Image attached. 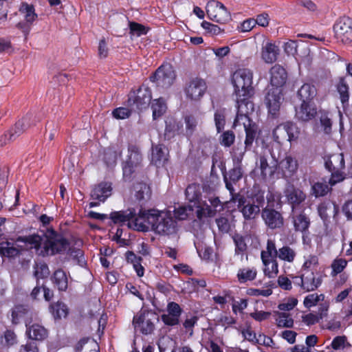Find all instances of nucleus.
<instances>
[{
  "label": "nucleus",
  "mask_w": 352,
  "mask_h": 352,
  "mask_svg": "<svg viewBox=\"0 0 352 352\" xmlns=\"http://www.w3.org/2000/svg\"><path fill=\"white\" fill-rule=\"evenodd\" d=\"M173 214L170 210H159L155 208L146 210L142 206L138 209L129 208L125 210L114 211L109 215L110 220H187L193 214L190 206H182L175 208Z\"/></svg>",
  "instance_id": "nucleus-1"
},
{
  "label": "nucleus",
  "mask_w": 352,
  "mask_h": 352,
  "mask_svg": "<svg viewBox=\"0 0 352 352\" xmlns=\"http://www.w3.org/2000/svg\"><path fill=\"white\" fill-rule=\"evenodd\" d=\"M253 73L250 69L242 68L236 69L232 75L231 82L236 96H252Z\"/></svg>",
  "instance_id": "nucleus-2"
},
{
  "label": "nucleus",
  "mask_w": 352,
  "mask_h": 352,
  "mask_svg": "<svg viewBox=\"0 0 352 352\" xmlns=\"http://www.w3.org/2000/svg\"><path fill=\"white\" fill-rule=\"evenodd\" d=\"M300 129L296 123L287 121L277 125L272 131V138L278 144L282 145L285 142H292L297 140Z\"/></svg>",
  "instance_id": "nucleus-3"
},
{
  "label": "nucleus",
  "mask_w": 352,
  "mask_h": 352,
  "mask_svg": "<svg viewBox=\"0 0 352 352\" xmlns=\"http://www.w3.org/2000/svg\"><path fill=\"white\" fill-rule=\"evenodd\" d=\"M142 155L140 148L135 144L128 146V155L126 161L122 164L123 179L125 181H132L133 175L135 169L141 166Z\"/></svg>",
  "instance_id": "nucleus-4"
},
{
  "label": "nucleus",
  "mask_w": 352,
  "mask_h": 352,
  "mask_svg": "<svg viewBox=\"0 0 352 352\" xmlns=\"http://www.w3.org/2000/svg\"><path fill=\"white\" fill-rule=\"evenodd\" d=\"M151 82L157 87L169 88L176 79V73L170 63H163L149 77Z\"/></svg>",
  "instance_id": "nucleus-5"
},
{
  "label": "nucleus",
  "mask_w": 352,
  "mask_h": 352,
  "mask_svg": "<svg viewBox=\"0 0 352 352\" xmlns=\"http://www.w3.org/2000/svg\"><path fill=\"white\" fill-rule=\"evenodd\" d=\"M152 98L149 87L142 85L137 90H132L128 95L127 105L142 110L149 105Z\"/></svg>",
  "instance_id": "nucleus-6"
},
{
  "label": "nucleus",
  "mask_w": 352,
  "mask_h": 352,
  "mask_svg": "<svg viewBox=\"0 0 352 352\" xmlns=\"http://www.w3.org/2000/svg\"><path fill=\"white\" fill-rule=\"evenodd\" d=\"M206 13L210 20L221 24L227 23L232 20L230 12L218 1L210 0L207 3Z\"/></svg>",
  "instance_id": "nucleus-7"
},
{
  "label": "nucleus",
  "mask_w": 352,
  "mask_h": 352,
  "mask_svg": "<svg viewBox=\"0 0 352 352\" xmlns=\"http://www.w3.org/2000/svg\"><path fill=\"white\" fill-rule=\"evenodd\" d=\"M333 31L337 39L342 43L352 42V19L345 16L340 17L333 25Z\"/></svg>",
  "instance_id": "nucleus-8"
},
{
  "label": "nucleus",
  "mask_w": 352,
  "mask_h": 352,
  "mask_svg": "<svg viewBox=\"0 0 352 352\" xmlns=\"http://www.w3.org/2000/svg\"><path fill=\"white\" fill-rule=\"evenodd\" d=\"M283 99L282 89L271 88L267 91L265 96V103L269 114L273 118L278 117Z\"/></svg>",
  "instance_id": "nucleus-9"
},
{
  "label": "nucleus",
  "mask_w": 352,
  "mask_h": 352,
  "mask_svg": "<svg viewBox=\"0 0 352 352\" xmlns=\"http://www.w3.org/2000/svg\"><path fill=\"white\" fill-rule=\"evenodd\" d=\"M69 248V243L63 236L52 232L43 244V248L47 254H54L67 251Z\"/></svg>",
  "instance_id": "nucleus-10"
},
{
  "label": "nucleus",
  "mask_w": 352,
  "mask_h": 352,
  "mask_svg": "<svg viewBox=\"0 0 352 352\" xmlns=\"http://www.w3.org/2000/svg\"><path fill=\"white\" fill-rule=\"evenodd\" d=\"M206 81L199 77L192 78L186 83L184 92L186 98L191 100H199L207 90Z\"/></svg>",
  "instance_id": "nucleus-11"
},
{
  "label": "nucleus",
  "mask_w": 352,
  "mask_h": 352,
  "mask_svg": "<svg viewBox=\"0 0 352 352\" xmlns=\"http://www.w3.org/2000/svg\"><path fill=\"white\" fill-rule=\"evenodd\" d=\"M278 160L270 150L267 153L263 152L259 157V168L263 177H265L267 175H274L278 170Z\"/></svg>",
  "instance_id": "nucleus-12"
},
{
  "label": "nucleus",
  "mask_w": 352,
  "mask_h": 352,
  "mask_svg": "<svg viewBox=\"0 0 352 352\" xmlns=\"http://www.w3.org/2000/svg\"><path fill=\"white\" fill-rule=\"evenodd\" d=\"M299 280L298 285L305 292H313L320 286L322 282V276H316L313 271H307L300 276H294Z\"/></svg>",
  "instance_id": "nucleus-13"
},
{
  "label": "nucleus",
  "mask_w": 352,
  "mask_h": 352,
  "mask_svg": "<svg viewBox=\"0 0 352 352\" xmlns=\"http://www.w3.org/2000/svg\"><path fill=\"white\" fill-rule=\"evenodd\" d=\"M318 113L316 105L313 102H302L295 107V118L300 122H308L314 120Z\"/></svg>",
  "instance_id": "nucleus-14"
},
{
  "label": "nucleus",
  "mask_w": 352,
  "mask_h": 352,
  "mask_svg": "<svg viewBox=\"0 0 352 352\" xmlns=\"http://www.w3.org/2000/svg\"><path fill=\"white\" fill-rule=\"evenodd\" d=\"M210 204L204 202L197 206L196 211L197 218L201 220L203 217H213L217 211H220L223 206L218 197L209 199Z\"/></svg>",
  "instance_id": "nucleus-15"
},
{
  "label": "nucleus",
  "mask_w": 352,
  "mask_h": 352,
  "mask_svg": "<svg viewBox=\"0 0 352 352\" xmlns=\"http://www.w3.org/2000/svg\"><path fill=\"white\" fill-rule=\"evenodd\" d=\"M270 83L272 88L282 89L286 84L288 75L286 69L279 64H275L269 70Z\"/></svg>",
  "instance_id": "nucleus-16"
},
{
  "label": "nucleus",
  "mask_w": 352,
  "mask_h": 352,
  "mask_svg": "<svg viewBox=\"0 0 352 352\" xmlns=\"http://www.w3.org/2000/svg\"><path fill=\"white\" fill-rule=\"evenodd\" d=\"M167 314L161 316L162 321L167 326H175L180 322V316L182 313V309L179 304L175 302H168L167 305Z\"/></svg>",
  "instance_id": "nucleus-17"
},
{
  "label": "nucleus",
  "mask_w": 352,
  "mask_h": 352,
  "mask_svg": "<svg viewBox=\"0 0 352 352\" xmlns=\"http://www.w3.org/2000/svg\"><path fill=\"white\" fill-rule=\"evenodd\" d=\"M184 133L183 123L173 117H168L165 120V129L164 138L165 140L170 141L176 136L180 135Z\"/></svg>",
  "instance_id": "nucleus-18"
},
{
  "label": "nucleus",
  "mask_w": 352,
  "mask_h": 352,
  "mask_svg": "<svg viewBox=\"0 0 352 352\" xmlns=\"http://www.w3.org/2000/svg\"><path fill=\"white\" fill-rule=\"evenodd\" d=\"M31 114H26L21 120H19L13 126H12L8 131L10 133V139L16 140L21 135H22L28 129L35 123L32 122Z\"/></svg>",
  "instance_id": "nucleus-19"
},
{
  "label": "nucleus",
  "mask_w": 352,
  "mask_h": 352,
  "mask_svg": "<svg viewBox=\"0 0 352 352\" xmlns=\"http://www.w3.org/2000/svg\"><path fill=\"white\" fill-rule=\"evenodd\" d=\"M133 324L135 329H139L144 335L152 333L155 329V324L152 319L148 318V316H145L143 314L133 317Z\"/></svg>",
  "instance_id": "nucleus-20"
},
{
  "label": "nucleus",
  "mask_w": 352,
  "mask_h": 352,
  "mask_svg": "<svg viewBox=\"0 0 352 352\" xmlns=\"http://www.w3.org/2000/svg\"><path fill=\"white\" fill-rule=\"evenodd\" d=\"M168 149L164 144H158L152 146L151 163L156 166H160L167 162Z\"/></svg>",
  "instance_id": "nucleus-21"
},
{
  "label": "nucleus",
  "mask_w": 352,
  "mask_h": 352,
  "mask_svg": "<svg viewBox=\"0 0 352 352\" xmlns=\"http://www.w3.org/2000/svg\"><path fill=\"white\" fill-rule=\"evenodd\" d=\"M284 192L287 201L292 205V208L299 206L306 199L305 193L294 185L288 186Z\"/></svg>",
  "instance_id": "nucleus-22"
},
{
  "label": "nucleus",
  "mask_w": 352,
  "mask_h": 352,
  "mask_svg": "<svg viewBox=\"0 0 352 352\" xmlns=\"http://www.w3.org/2000/svg\"><path fill=\"white\" fill-rule=\"evenodd\" d=\"M223 175V180L226 184V188L229 190L230 193L233 196L234 192V188L233 185L236 184L243 177V171L242 167L234 166L231 168L227 176L226 174Z\"/></svg>",
  "instance_id": "nucleus-23"
},
{
  "label": "nucleus",
  "mask_w": 352,
  "mask_h": 352,
  "mask_svg": "<svg viewBox=\"0 0 352 352\" xmlns=\"http://www.w3.org/2000/svg\"><path fill=\"white\" fill-rule=\"evenodd\" d=\"M298 164L296 160L291 156H286L278 165L283 177L290 178L298 170Z\"/></svg>",
  "instance_id": "nucleus-24"
},
{
  "label": "nucleus",
  "mask_w": 352,
  "mask_h": 352,
  "mask_svg": "<svg viewBox=\"0 0 352 352\" xmlns=\"http://www.w3.org/2000/svg\"><path fill=\"white\" fill-rule=\"evenodd\" d=\"M177 221H151V230L156 234L170 235L177 231Z\"/></svg>",
  "instance_id": "nucleus-25"
},
{
  "label": "nucleus",
  "mask_w": 352,
  "mask_h": 352,
  "mask_svg": "<svg viewBox=\"0 0 352 352\" xmlns=\"http://www.w3.org/2000/svg\"><path fill=\"white\" fill-rule=\"evenodd\" d=\"M112 188L110 183L101 182L96 186L91 192V197L94 200L104 201L111 195Z\"/></svg>",
  "instance_id": "nucleus-26"
},
{
  "label": "nucleus",
  "mask_w": 352,
  "mask_h": 352,
  "mask_svg": "<svg viewBox=\"0 0 352 352\" xmlns=\"http://www.w3.org/2000/svg\"><path fill=\"white\" fill-rule=\"evenodd\" d=\"M324 166L327 170H342L345 167L344 155L342 153H333L324 157Z\"/></svg>",
  "instance_id": "nucleus-27"
},
{
  "label": "nucleus",
  "mask_w": 352,
  "mask_h": 352,
  "mask_svg": "<svg viewBox=\"0 0 352 352\" xmlns=\"http://www.w3.org/2000/svg\"><path fill=\"white\" fill-rule=\"evenodd\" d=\"M318 210L322 220H328L336 217L339 212V207L334 202L324 201L319 204Z\"/></svg>",
  "instance_id": "nucleus-28"
},
{
  "label": "nucleus",
  "mask_w": 352,
  "mask_h": 352,
  "mask_svg": "<svg viewBox=\"0 0 352 352\" xmlns=\"http://www.w3.org/2000/svg\"><path fill=\"white\" fill-rule=\"evenodd\" d=\"M318 90L316 86L309 82L304 83L298 90L297 96L302 102H312L317 96Z\"/></svg>",
  "instance_id": "nucleus-29"
},
{
  "label": "nucleus",
  "mask_w": 352,
  "mask_h": 352,
  "mask_svg": "<svg viewBox=\"0 0 352 352\" xmlns=\"http://www.w3.org/2000/svg\"><path fill=\"white\" fill-rule=\"evenodd\" d=\"M280 53L279 47L272 43H267L262 47L261 58L266 63H273L276 61Z\"/></svg>",
  "instance_id": "nucleus-30"
},
{
  "label": "nucleus",
  "mask_w": 352,
  "mask_h": 352,
  "mask_svg": "<svg viewBox=\"0 0 352 352\" xmlns=\"http://www.w3.org/2000/svg\"><path fill=\"white\" fill-rule=\"evenodd\" d=\"M26 333L30 339L43 341L48 336L47 330L42 325L33 324L27 328Z\"/></svg>",
  "instance_id": "nucleus-31"
},
{
  "label": "nucleus",
  "mask_w": 352,
  "mask_h": 352,
  "mask_svg": "<svg viewBox=\"0 0 352 352\" xmlns=\"http://www.w3.org/2000/svg\"><path fill=\"white\" fill-rule=\"evenodd\" d=\"M12 322L13 324H18L21 320L26 321V319L31 316L30 309L23 305H19L14 306L12 309Z\"/></svg>",
  "instance_id": "nucleus-32"
},
{
  "label": "nucleus",
  "mask_w": 352,
  "mask_h": 352,
  "mask_svg": "<svg viewBox=\"0 0 352 352\" xmlns=\"http://www.w3.org/2000/svg\"><path fill=\"white\" fill-rule=\"evenodd\" d=\"M52 281L60 292H65L68 287V278L66 273L61 269L56 270L52 276Z\"/></svg>",
  "instance_id": "nucleus-33"
},
{
  "label": "nucleus",
  "mask_w": 352,
  "mask_h": 352,
  "mask_svg": "<svg viewBox=\"0 0 352 352\" xmlns=\"http://www.w3.org/2000/svg\"><path fill=\"white\" fill-rule=\"evenodd\" d=\"M251 96H236V113L249 115L254 111V103L250 100Z\"/></svg>",
  "instance_id": "nucleus-34"
},
{
  "label": "nucleus",
  "mask_w": 352,
  "mask_h": 352,
  "mask_svg": "<svg viewBox=\"0 0 352 352\" xmlns=\"http://www.w3.org/2000/svg\"><path fill=\"white\" fill-rule=\"evenodd\" d=\"M336 89L340 95V99L343 107L349 105V87L344 77H340L336 85Z\"/></svg>",
  "instance_id": "nucleus-35"
},
{
  "label": "nucleus",
  "mask_w": 352,
  "mask_h": 352,
  "mask_svg": "<svg viewBox=\"0 0 352 352\" xmlns=\"http://www.w3.org/2000/svg\"><path fill=\"white\" fill-rule=\"evenodd\" d=\"M76 350L78 352H99V346L93 339L82 338L76 344Z\"/></svg>",
  "instance_id": "nucleus-36"
},
{
  "label": "nucleus",
  "mask_w": 352,
  "mask_h": 352,
  "mask_svg": "<svg viewBox=\"0 0 352 352\" xmlns=\"http://www.w3.org/2000/svg\"><path fill=\"white\" fill-rule=\"evenodd\" d=\"M50 309L55 320L65 318L67 316L69 313V309L67 305L65 303L59 301L52 304L50 307Z\"/></svg>",
  "instance_id": "nucleus-37"
},
{
  "label": "nucleus",
  "mask_w": 352,
  "mask_h": 352,
  "mask_svg": "<svg viewBox=\"0 0 352 352\" xmlns=\"http://www.w3.org/2000/svg\"><path fill=\"white\" fill-rule=\"evenodd\" d=\"M276 316V324L278 327L292 328L294 325V320L290 315L285 312L274 311Z\"/></svg>",
  "instance_id": "nucleus-38"
},
{
  "label": "nucleus",
  "mask_w": 352,
  "mask_h": 352,
  "mask_svg": "<svg viewBox=\"0 0 352 352\" xmlns=\"http://www.w3.org/2000/svg\"><path fill=\"white\" fill-rule=\"evenodd\" d=\"M19 11L25 14V19L26 23L32 25L33 22L37 19V14L35 13L34 8L32 5L26 3H23Z\"/></svg>",
  "instance_id": "nucleus-39"
},
{
  "label": "nucleus",
  "mask_w": 352,
  "mask_h": 352,
  "mask_svg": "<svg viewBox=\"0 0 352 352\" xmlns=\"http://www.w3.org/2000/svg\"><path fill=\"white\" fill-rule=\"evenodd\" d=\"M19 253V249L14 244L10 242H2L0 243V254L3 256L14 257Z\"/></svg>",
  "instance_id": "nucleus-40"
},
{
  "label": "nucleus",
  "mask_w": 352,
  "mask_h": 352,
  "mask_svg": "<svg viewBox=\"0 0 352 352\" xmlns=\"http://www.w3.org/2000/svg\"><path fill=\"white\" fill-rule=\"evenodd\" d=\"M244 129L245 132V150H250L257 136V126L254 124Z\"/></svg>",
  "instance_id": "nucleus-41"
},
{
  "label": "nucleus",
  "mask_w": 352,
  "mask_h": 352,
  "mask_svg": "<svg viewBox=\"0 0 352 352\" xmlns=\"http://www.w3.org/2000/svg\"><path fill=\"white\" fill-rule=\"evenodd\" d=\"M33 275L36 278L37 281L40 278H47L50 275V270L47 265L43 262L35 263L34 267Z\"/></svg>",
  "instance_id": "nucleus-42"
},
{
  "label": "nucleus",
  "mask_w": 352,
  "mask_h": 352,
  "mask_svg": "<svg viewBox=\"0 0 352 352\" xmlns=\"http://www.w3.org/2000/svg\"><path fill=\"white\" fill-rule=\"evenodd\" d=\"M259 206L248 204L241 209V212L245 220L254 219L260 213Z\"/></svg>",
  "instance_id": "nucleus-43"
},
{
  "label": "nucleus",
  "mask_w": 352,
  "mask_h": 352,
  "mask_svg": "<svg viewBox=\"0 0 352 352\" xmlns=\"http://www.w3.org/2000/svg\"><path fill=\"white\" fill-rule=\"evenodd\" d=\"M256 270L254 268H242L239 269L237 273V278L241 283L248 280H254L256 276Z\"/></svg>",
  "instance_id": "nucleus-44"
},
{
  "label": "nucleus",
  "mask_w": 352,
  "mask_h": 352,
  "mask_svg": "<svg viewBox=\"0 0 352 352\" xmlns=\"http://www.w3.org/2000/svg\"><path fill=\"white\" fill-rule=\"evenodd\" d=\"M135 198L138 201H142L145 199V196H146L147 198H150L151 195V190L146 183L140 182L137 184L135 186Z\"/></svg>",
  "instance_id": "nucleus-45"
},
{
  "label": "nucleus",
  "mask_w": 352,
  "mask_h": 352,
  "mask_svg": "<svg viewBox=\"0 0 352 352\" xmlns=\"http://www.w3.org/2000/svg\"><path fill=\"white\" fill-rule=\"evenodd\" d=\"M266 249L267 250L265 251L261 252V255L263 265H266V263H268V261H267V258L271 257L272 259H274V258H276L278 254V251L276 248L275 243L271 240L267 241Z\"/></svg>",
  "instance_id": "nucleus-46"
},
{
  "label": "nucleus",
  "mask_w": 352,
  "mask_h": 352,
  "mask_svg": "<svg viewBox=\"0 0 352 352\" xmlns=\"http://www.w3.org/2000/svg\"><path fill=\"white\" fill-rule=\"evenodd\" d=\"M42 207L38 205L32 204V208L28 211L24 210V212L30 218H36L37 220H54L53 217H50L45 214H42Z\"/></svg>",
  "instance_id": "nucleus-47"
},
{
  "label": "nucleus",
  "mask_w": 352,
  "mask_h": 352,
  "mask_svg": "<svg viewBox=\"0 0 352 352\" xmlns=\"http://www.w3.org/2000/svg\"><path fill=\"white\" fill-rule=\"evenodd\" d=\"M276 207L266 206L262 211L263 220H283L281 214Z\"/></svg>",
  "instance_id": "nucleus-48"
},
{
  "label": "nucleus",
  "mask_w": 352,
  "mask_h": 352,
  "mask_svg": "<svg viewBox=\"0 0 352 352\" xmlns=\"http://www.w3.org/2000/svg\"><path fill=\"white\" fill-rule=\"evenodd\" d=\"M184 122L186 124V135L190 137L196 130L198 124L197 119L193 115H187L184 117Z\"/></svg>",
  "instance_id": "nucleus-49"
},
{
  "label": "nucleus",
  "mask_w": 352,
  "mask_h": 352,
  "mask_svg": "<svg viewBox=\"0 0 352 352\" xmlns=\"http://www.w3.org/2000/svg\"><path fill=\"white\" fill-rule=\"evenodd\" d=\"M330 189L326 182H316L311 187L312 193L316 197L325 196L329 192Z\"/></svg>",
  "instance_id": "nucleus-50"
},
{
  "label": "nucleus",
  "mask_w": 352,
  "mask_h": 352,
  "mask_svg": "<svg viewBox=\"0 0 352 352\" xmlns=\"http://www.w3.org/2000/svg\"><path fill=\"white\" fill-rule=\"evenodd\" d=\"M17 341L16 334L11 329H7L1 338V344L7 347L16 344Z\"/></svg>",
  "instance_id": "nucleus-51"
},
{
  "label": "nucleus",
  "mask_w": 352,
  "mask_h": 352,
  "mask_svg": "<svg viewBox=\"0 0 352 352\" xmlns=\"http://www.w3.org/2000/svg\"><path fill=\"white\" fill-rule=\"evenodd\" d=\"M127 226L138 232L151 231V221H126Z\"/></svg>",
  "instance_id": "nucleus-52"
},
{
  "label": "nucleus",
  "mask_w": 352,
  "mask_h": 352,
  "mask_svg": "<svg viewBox=\"0 0 352 352\" xmlns=\"http://www.w3.org/2000/svg\"><path fill=\"white\" fill-rule=\"evenodd\" d=\"M295 252L288 246H284L278 251L277 256L283 261L292 262L295 258Z\"/></svg>",
  "instance_id": "nucleus-53"
},
{
  "label": "nucleus",
  "mask_w": 352,
  "mask_h": 352,
  "mask_svg": "<svg viewBox=\"0 0 352 352\" xmlns=\"http://www.w3.org/2000/svg\"><path fill=\"white\" fill-rule=\"evenodd\" d=\"M267 261H268V263L264 265V274L269 278H274L278 272L277 261L275 259L270 260V258H267Z\"/></svg>",
  "instance_id": "nucleus-54"
},
{
  "label": "nucleus",
  "mask_w": 352,
  "mask_h": 352,
  "mask_svg": "<svg viewBox=\"0 0 352 352\" xmlns=\"http://www.w3.org/2000/svg\"><path fill=\"white\" fill-rule=\"evenodd\" d=\"M250 118L249 115H244L241 113H236V118L233 122V128H236L237 126L243 125L244 129L248 128L252 124H254Z\"/></svg>",
  "instance_id": "nucleus-55"
},
{
  "label": "nucleus",
  "mask_w": 352,
  "mask_h": 352,
  "mask_svg": "<svg viewBox=\"0 0 352 352\" xmlns=\"http://www.w3.org/2000/svg\"><path fill=\"white\" fill-rule=\"evenodd\" d=\"M129 30L131 34L140 36L146 35L148 33V28L141 23L131 21L129 22Z\"/></svg>",
  "instance_id": "nucleus-56"
},
{
  "label": "nucleus",
  "mask_w": 352,
  "mask_h": 352,
  "mask_svg": "<svg viewBox=\"0 0 352 352\" xmlns=\"http://www.w3.org/2000/svg\"><path fill=\"white\" fill-rule=\"evenodd\" d=\"M217 133H220L226 125V113L224 110H217L214 115Z\"/></svg>",
  "instance_id": "nucleus-57"
},
{
  "label": "nucleus",
  "mask_w": 352,
  "mask_h": 352,
  "mask_svg": "<svg viewBox=\"0 0 352 352\" xmlns=\"http://www.w3.org/2000/svg\"><path fill=\"white\" fill-rule=\"evenodd\" d=\"M235 140V134L232 131H224L220 136V144L225 147L231 146Z\"/></svg>",
  "instance_id": "nucleus-58"
},
{
  "label": "nucleus",
  "mask_w": 352,
  "mask_h": 352,
  "mask_svg": "<svg viewBox=\"0 0 352 352\" xmlns=\"http://www.w3.org/2000/svg\"><path fill=\"white\" fill-rule=\"evenodd\" d=\"M232 238L235 244V253L237 254H243L247 250V245L243 236L236 234Z\"/></svg>",
  "instance_id": "nucleus-59"
},
{
  "label": "nucleus",
  "mask_w": 352,
  "mask_h": 352,
  "mask_svg": "<svg viewBox=\"0 0 352 352\" xmlns=\"http://www.w3.org/2000/svg\"><path fill=\"white\" fill-rule=\"evenodd\" d=\"M103 161L107 166H113L116 164L117 154L111 148H107L104 151Z\"/></svg>",
  "instance_id": "nucleus-60"
},
{
  "label": "nucleus",
  "mask_w": 352,
  "mask_h": 352,
  "mask_svg": "<svg viewBox=\"0 0 352 352\" xmlns=\"http://www.w3.org/2000/svg\"><path fill=\"white\" fill-rule=\"evenodd\" d=\"M153 118L154 120L161 117L166 111V105L162 100L158 99L152 106Z\"/></svg>",
  "instance_id": "nucleus-61"
},
{
  "label": "nucleus",
  "mask_w": 352,
  "mask_h": 352,
  "mask_svg": "<svg viewBox=\"0 0 352 352\" xmlns=\"http://www.w3.org/2000/svg\"><path fill=\"white\" fill-rule=\"evenodd\" d=\"M201 26L205 30L206 33L210 35H218L223 32V30L217 25L211 23L206 21H204L201 23Z\"/></svg>",
  "instance_id": "nucleus-62"
},
{
  "label": "nucleus",
  "mask_w": 352,
  "mask_h": 352,
  "mask_svg": "<svg viewBox=\"0 0 352 352\" xmlns=\"http://www.w3.org/2000/svg\"><path fill=\"white\" fill-rule=\"evenodd\" d=\"M331 346L334 350H339L345 348V346H350L351 344L347 342L346 336H339L333 338Z\"/></svg>",
  "instance_id": "nucleus-63"
},
{
  "label": "nucleus",
  "mask_w": 352,
  "mask_h": 352,
  "mask_svg": "<svg viewBox=\"0 0 352 352\" xmlns=\"http://www.w3.org/2000/svg\"><path fill=\"white\" fill-rule=\"evenodd\" d=\"M320 122L321 126L323 127L324 131L327 134H329L331 132L332 129V121L328 116V113L324 111L321 113L320 117Z\"/></svg>",
  "instance_id": "nucleus-64"
}]
</instances>
